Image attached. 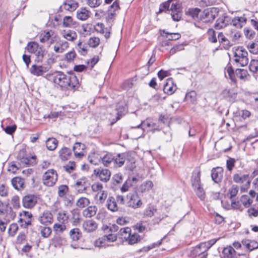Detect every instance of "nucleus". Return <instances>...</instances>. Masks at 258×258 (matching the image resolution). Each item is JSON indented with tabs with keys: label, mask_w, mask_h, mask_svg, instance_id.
<instances>
[{
	"label": "nucleus",
	"mask_w": 258,
	"mask_h": 258,
	"mask_svg": "<svg viewBox=\"0 0 258 258\" xmlns=\"http://www.w3.org/2000/svg\"><path fill=\"white\" fill-rule=\"evenodd\" d=\"M41 236L44 238L48 237L51 233V229L48 226L41 227L40 229Z\"/></svg>",
	"instance_id": "obj_55"
},
{
	"label": "nucleus",
	"mask_w": 258,
	"mask_h": 258,
	"mask_svg": "<svg viewBox=\"0 0 258 258\" xmlns=\"http://www.w3.org/2000/svg\"><path fill=\"white\" fill-rule=\"evenodd\" d=\"M176 90V86L174 84L172 79H167L163 87L164 92L168 95H172Z\"/></svg>",
	"instance_id": "obj_14"
},
{
	"label": "nucleus",
	"mask_w": 258,
	"mask_h": 258,
	"mask_svg": "<svg viewBox=\"0 0 258 258\" xmlns=\"http://www.w3.org/2000/svg\"><path fill=\"white\" fill-rule=\"evenodd\" d=\"M171 11V17L174 21H178L181 17V9L180 5L177 0H168L162 4L159 8V12L164 11Z\"/></svg>",
	"instance_id": "obj_2"
},
{
	"label": "nucleus",
	"mask_w": 258,
	"mask_h": 258,
	"mask_svg": "<svg viewBox=\"0 0 258 258\" xmlns=\"http://www.w3.org/2000/svg\"><path fill=\"white\" fill-rule=\"evenodd\" d=\"M91 189L93 192H97V194L103 190V185L99 182H95L93 183L91 186Z\"/></svg>",
	"instance_id": "obj_63"
},
{
	"label": "nucleus",
	"mask_w": 258,
	"mask_h": 258,
	"mask_svg": "<svg viewBox=\"0 0 258 258\" xmlns=\"http://www.w3.org/2000/svg\"><path fill=\"white\" fill-rule=\"evenodd\" d=\"M235 252L233 247L231 246L225 247L223 250L224 258H234L235 255Z\"/></svg>",
	"instance_id": "obj_30"
},
{
	"label": "nucleus",
	"mask_w": 258,
	"mask_h": 258,
	"mask_svg": "<svg viewBox=\"0 0 258 258\" xmlns=\"http://www.w3.org/2000/svg\"><path fill=\"white\" fill-rule=\"evenodd\" d=\"M49 79L64 90H75L78 88L79 81L77 77L73 74H64L57 71L51 75H47Z\"/></svg>",
	"instance_id": "obj_1"
},
{
	"label": "nucleus",
	"mask_w": 258,
	"mask_h": 258,
	"mask_svg": "<svg viewBox=\"0 0 258 258\" xmlns=\"http://www.w3.org/2000/svg\"><path fill=\"white\" fill-rule=\"evenodd\" d=\"M153 186V182L151 181H147L142 184L140 186V190L142 192H146L151 189Z\"/></svg>",
	"instance_id": "obj_50"
},
{
	"label": "nucleus",
	"mask_w": 258,
	"mask_h": 258,
	"mask_svg": "<svg viewBox=\"0 0 258 258\" xmlns=\"http://www.w3.org/2000/svg\"><path fill=\"white\" fill-rule=\"evenodd\" d=\"M201 172L200 170L194 171L191 177V184L194 188L197 186L201 185Z\"/></svg>",
	"instance_id": "obj_25"
},
{
	"label": "nucleus",
	"mask_w": 258,
	"mask_h": 258,
	"mask_svg": "<svg viewBox=\"0 0 258 258\" xmlns=\"http://www.w3.org/2000/svg\"><path fill=\"white\" fill-rule=\"evenodd\" d=\"M46 53V52L44 49L39 47L38 50L34 53L36 57L35 61L38 62H42Z\"/></svg>",
	"instance_id": "obj_39"
},
{
	"label": "nucleus",
	"mask_w": 258,
	"mask_h": 258,
	"mask_svg": "<svg viewBox=\"0 0 258 258\" xmlns=\"http://www.w3.org/2000/svg\"><path fill=\"white\" fill-rule=\"evenodd\" d=\"M114 156L112 154L108 152L102 153L101 163L104 166L108 167L113 162Z\"/></svg>",
	"instance_id": "obj_20"
},
{
	"label": "nucleus",
	"mask_w": 258,
	"mask_h": 258,
	"mask_svg": "<svg viewBox=\"0 0 258 258\" xmlns=\"http://www.w3.org/2000/svg\"><path fill=\"white\" fill-rule=\"evenodd\" d=\"M240 202L245 208H248L252 203L253 200L249 196L244 195L241 197Z\"/></svg>",
	"instance_id": "obj_38"
},
{
	"label": "nucleus",
	"mask_w": 258,
	"mask_h": 258,
	"mask_svg": "<svg viewBox=\"0 0 258 258\" xmlns=\"http://www.w3.org/2000/svg\"><path fill=\"white\" fill-rule=\"evenodd\" d=\"M63 26L72 28L75 25V22L71 16H65L63 19Z\"/></svg>",
	"instance_id": "obj_45"
},
{
	"label": "nucleus",
	"mask_w": 258,
	"mask_h": 258,
	"mask_svg": "<svg viewBox=\"0 0 258 258\" xmlns=\"http://www.w3.org/2000/svg\"><path fill=\"white\" fill-rule=\"evenodd\" d=\"M208 38L210 42L216 43L217 41L215 31L213 29H209L208 31Z\"/></svg>",
	"instance_id": "obj_59"
},
{
	"label": "nucleus",
	"mask_w": 258,
	"mask_h": 258,
	"mask_svg": "<svg viewBox=\"0 0 258 258\" xmlns=\"http://www.w3.org/2000/svg\"><path fill=\"white\" fill-rule=\"evenodd\" d=\"M59 157L62 160H67L71 155V150L67 147L62 148L59 151Z\"/></svg>",
	"instance_id": "obj_33"
},
{
	"label": "nucleus",
	"mask_w": 258,
	"mask_h": 258,
	"mask_svg": "<svg viewBox=\"0 0 258 258\" xmlns=\"http://www.w3.org/2000/svg\"><path fill=\"white\" fill-rule=\"evenodd\" d=\"M57 179L56 171L53 169H49L44 172L42 176V182L44 185L52 187L55 184Z\"/></svg>",
	"instance_id": "obj_5"
},
{
	"label": "nucleus",
	"mask_w": 258,
	"mask_h": 258,
	"mask_svg": "<svg viewBox=\"0 0 258 258\" xmlns=\"http://www.w3.org/2000/svg\"><path fill=\"white\" fill-rule=\"evenodd\" d=\"M129 199L127 202L128 207L134 209L140 208L142 205L141 198L137 194H130L127 196Z\"/></svg>",
	"instance_id": "obj_7"
},
{
	"label": "nucleus",
	"mask_w": 258,
	"mask_h": 258,
	"mask_svg": "<svg viewBox=\"0 0 258 258\" xmlns=\"http://www.w3.org/2000/svg\"><path fill=\"white\" fill-rule=\"evenodd\" d=\"M97 208L95 206H90L83 210V215L86 218H91L96 214Z\"/></svg>",
	"instance_id": "obj_27"
},
{
	"label": "nucleus",
	"mask_w": 258,
	"mask_h": 258,
	"mask_svg": "<svg viewBox=\"0 0 258 258\" xmlns=\"http://www.w3.org/2000/svg\"><path fill=\"white\" fill-rule=\"evenodd\" d=\"M249 216L257 217L258 216V203L254 204L247 210Z\"/></svg>",
	"instance_id": "obj_56"
},
{
	"label": "nucleus",
	"mask_w": 258,
	"mask_h": 258,
	"mask_svg": "<svg viewBox=\"0 0 258 258\" xmlns=\"http://www.w3.org/2000/svg\"><path fill=\"white\" fill-rule=\"evenodd\" d=\"M219 13L218 8L212 7L205 9L201 15V20L204 23L212 22Z\"/></svg>",
	"instance_id": "obj_6"
},
{
	"label": "nucleus",
	"mask_w": 258,
	"mask_h": 258,
	"mask_svg": "<svg viewBox=\"0 0 258 258\" xmlns=\"http://www.w3.org/2000/svg\"><path fill=\"white\" fill-rule=\"evenodd\" d=\"M217 240V239H213L207 242H202L195 247H192L190 250V256L196 257L205 253L216 242Z\"/></svg>",
	"instance_id": "obj_3"
},
{
	"label": "nucleus",
	"mask_w": 258,
	"mask_h": 258,
	"mask_svg": "<svg viewBox=\"0 0 258 258\" xmlns=\"http://www.w3.org/2000/svg\"><path fill=\"white\" fill-rule=\"evenodd\" d=\"M242 243L250 251L258 247V243L255 241L245 240L242 241Z\"/></svg>",
	"instance_id": "obj_41"
},
{
	"label": "nucleus",
	"mask_w": 258,
	"mask_h": 258,
	"mask_svg": "<svg viewBox=\"0 0 258 258\" xmlns=\"http://www.w3.org/2000/svg\"><path fill=\"white\" fill-rule=\"evenodd\" d=\"M106 238H107L106 237ZM94 245L96 247H105L106 246V241L104 236L99 238L94 242Z\"/></svg>",
	"instance_id": "obj_57"
},
{
	"label": "nucleus",
	"mask_w": 258,
	"mask_h": 258,
	"mask_svg": "<svg viewBox=\"0 0 258 258\" xmlns=\"http://www.w3.org/2000/svg\"><path fill=\"white\" fill-rule=\"evenodd\" d=\"M163 33L166 35L165 36L166 38L170 41L178 40L181 37V35L178 33H170L166 32L165 30H163Z\"/></svg>",
	"instance_id": "obj_46"
},
{
	"label": "nucleus",
	"mask_w": 258,
	"mask_h": 258,
	"mask_svg": "<svg viewBox=\"0 0 258 258\" xmlns=\"http://www.w3.org/2000/svg\"><path fill=\"white\" fill-rule=\"evenodd\" d=\"M77 49L78 52L82 55H85L87 52L86 46L82 44L81 41H79L77 44Z\"/></svg>",
	"instance_id": "obj_62"
},
{
	"label": "nucleus",
	"mask_w": 258,
	"mask_h": 258,
	"mask_svg": "<svg viewBox=\"0 0 258 258\" xmlns=\"http://www.w3.org/2000/svg\"><path fill=\"white\" fill-rule=\"evenodd\" d=\"M57 140L54 138H48L46 141V146L48 150L53 151L57 146Z\"/></svg>",
	"instance_id": "obj_32"
},
{
	"label": "nucleus",
	"mask_w": 258,
	"mask_h": 258,
	"mask_svg": "<svg viewBox=\"0 0 258 258\" xmlns=\"http://www.w3.org/2000/svg\"><path fill=\"white\" fill-rule=\"evenodd\" d=\"M70 236L73 241H77L82 236V233L79 228H76L70 230Z\"/></svg>",
	"instance_id": "obj_35"
},
{
	"label": "nucleus",
	"mask_w": 258,
	"mask_h": 258,
	"mask_svg": "<svg viewBox=\"0 0 258 258\" xmlns=\"http://www.w3.org/2000/svg\"><path fill=\"white\" fill-rule=\"evenodd\" d=\"M83 227L85 231L87 232H91L94 231L97 229V224L92 220H88L84 222Z\"/></svg>",
	"instance_id": "obj_19"
},
{
	"label": "nucleus",
	"mask_w": 258,
	"mask_h": 258,
	"mask_svg": "<svg viewBox=\"0 0 258 258\" xmlns=\"http://www.w3.org/2000/svg\"><path fill=\"white\" fill-rule=\"evenodd\" d=\"M39 46L37 43L35 42H30L27 44L26 49L29 52L34 53L39 48Z\"/></svg>",
	"instance_id": "obj_48"
},
{
	"label": "nucleus",
	"mask_w": 258,
	"mask_h": 258,
	"mask_svg": "<svg viewBox=\"0 0 258 258\" xmlns=\"http://www.w3.org/2000/svg\"><path fill=\"white\" fill-rule=\"evenodd\" d=\"M94 174L100 178L101 181L107 182L110 179V172L107 169H95Z\"/></svg>",
	"instance_id": "obj_13"
},
{
	"label": "nucleus",
	"mask_w": 258,
	"mask_h": 258,
	"mask_svg": "<svg viewBox=\"0 0 258 258\" xmlns=\"http://www.w3.org/2000/svg\"><path fill=\"white\" fill-rule=\"evenodd\" d=\"M100 39L97 37H92L88 41V44L91 47H96L100 44Z\"/></svg>",
	"instance_id": "obj_54"
},
{
	"label": "nucleus",
	"mask_w": 258,
	"mask_h": 258,
	"mask_svg": "<svg viewBox=\"0 0 258 258\" xmlns=\"http://www.w3.org/2000/svg\"><path fill=\"white\" fill-rule=\"evenodd\" d=\"M69 47V44L68 41H61L59 43L56 44L53 47V50L56 53H61Z\"/></svg>",
	"instance_id": "obj_22"
},
{
	"label": "nucleus",
	"mask_w": 258,
	"mask_h": 258,
	"mask_svg": "<svg viewBox=\"0 0 258 258\" xmlns=\"http://www.w3.org/2000/svg\"><path fill=\"white\" fill-rule=\"evenodd\" d=\"M11 182L13 187L16 189L20 190L24 187V180L20 177L13 178Z\"/></svg>",
	"instance_id": "obj_29"
},
{
	"label": "nucleus",
	"mask_w": 258,
	"mask_h": 258,
	"mask_svg": "<svg viewBox=\"0 0 258 258\" xmlns=\"http://www.w3.org/2000/svg\"><path fill=\"white\" fill-rule=\"evenodd\" d=\"M141 126H142V130L141 132L142 134L143 133L144 131L148 127H152L153 131H155L156 130H157L156 128V124L154 122L152 121H149V120H145L141 122V124L138 125L137 127H136V128H140Z\"/></svg>",
	"instance_id": "obj_28"
},
{
	"label": "nucleus",
	"mask_w": 258,
	"mask_h": 258,
	"mask_svg": "<svg viewBox=\"0 0 258 258\" xmlns=\"http://www.w3.org/2000/svg\"><path fill=\"white\" fill-rule=\"evenodd\" d=\"M76 187L78 188L79 191L83 192L86 189L85 178L78 180L76 182Z\"/></svg>",
	"instance_id": "obj_51"
},
{
	"label": "nucleus",
	"mask_w": 258,
	"mask_h": 258,
	"mask_svg": "<svg viewBox=\"0 0 258 258\" xmlns=\"http://www.w3.org/2000/svg\"><path fill=\"white\" fill-rule=\"evenodd\" d=\"M48 70L49 68L47 67L37 64H33L29 70L31 74L37 77L43 76Z\"/></svg>",
	"instance_id": "obj_8"
},
{
	"label": "nucleus",
	"mask_w": 258,
	"mask_h": 258,
	"mask_svg": "<svg viewBox=\"0 0 258 258\" xmlns=\"http://www.w3.org/2000/svg\"><path fill=\"white\" fill-rule=\"evenodd\" d=\"M140 240V236L135 233L130 234V235L128 236V238H126L125 240L127 242L128 244L132 245L137 243Z\"/></svg>",
	"instance_id": "obj_44"
},
{
	"label": "nucleus",
	"mask_w": 258,
	"mask_h": 258,
	"mask_svg": "<svg viewBox=\"0 0 258 258\" xmlns=\"http://www.w3.org/2000/svg\"><path fill=\"white\" fill-rule=\"evenodd\" d=\"M248 53L242 47L236 48L234 53V60L241 67L246 66L248 63Z\"/></svg>",
	"instance_id": "obj_4"
},
{
	"label": "nucleus",
	"mask_w": 258,
	"mask_h": 258,
	"mask_svg": "<svg viewBox=\"0 0 258 258\" xmlns=\"http://www.w3.org/2000/svg\"><path fill=\"white\" fill-rule=\"evenodd\" d=\"M233 180L237 183H245L250 181L248 174H235L233 175Z\"/></svg>",
	"instance_id": "obj_24"
},
{
	"label": "nucleus",
	"mask_w": 258,
	"mask_h": 258,
	"mask_svg": "<svg viewBox=\"0 0 258 258\" xmlns=\"http://www.w3.org/2000/svg\"><path fill=\"white\" fill-rule=\"evenodd\" d=\"M90 12L85 8H82L77 11V17L78 19L85 21L90 16Z\"/></svg>",
	"instance_id": "obj_26"
},
{
	"label": "nucleus",
	"mask_w": 258,
	"mask_h": 258,
	"mask_svg": "<svg viewBox=\"0 0 258 258\" xmlns=\"http://www.w3.org/2000/svg\"><path fill=\"white\" fill-rule=\"evenodd\" d=\"M238 191V187L237 185H233L229 189L228 196L229 197L230 199H232L237 195Z\"/></svg>",
	"instance_id": "obj_58"
},
{
	"label": "nucleus",
	"mask_w": 258,
	"mask_h": 258,
	"mask_svg": "<svg viewBox=\"0 0 258 258\" xmlns=\"http://www.w3.org/2000/svg\"><path fill=\"white\" fill-rule=\"evenodd\" d=\"M53 215L52 213L48 211H45L41 213L38 217L39 222L44 225L47 226L51 224L53 222Z\"/></svg>",
	"instance_id": "obj_9"
},
{
	"label": "nucleus",
	"mask_w": 258,
	"mask_h": 258,
	"mask_svg": "<svg viewBox=\"0 0 258 258\" xmlns=\"http://www.w3.org/2000/svg\"><path fill=\"white\" fill-rule=\"evenodd\" d=\"M90 204V200L86 197H81L76 202V205L79 208H85L88 206Z\"/></svg>",
	"instance_id": "obj_36"
},
{
	"label": "nucleus",
	"mask_w": 258,
	"mask_h": 258,
	"mask_svg": "<svg viewBox=\"0 0 258 258\" xmlns=\"http://www.w3.org/2000/svg\"><path fill=\"white\" fill-rule=\"evenodd\" d=\"M125 158L123 154H118L116 156H114L113 163L116 167H121L124 163Z\"/></svg>",
	"instance_id": "obj_31"
},
{
	"label": "nucleus",
	"mask_w": 258,
	"mask_h": 258,
	"mask_svg": "<svg viewBox=\"0 0 258 258\" xmlns=\"http://www.w3.org/2000/svg\"><path fill=\"white\" fill-rule=\"evenodd\" d=\"M81 146H82V144L77 142L75 143L73 147L75 156L78 158H81L84 155V151H83V150L80 151H78V147H81Z\"/></svg>",
	"instance_id": "obj_43"
},
{
	"label": "nucleus",
	"mask_w": 258,
	"mask_h": 258,
	"mask_svg": "<svg viewBox=\"0 0 258 258\" xmlns=\"http://www.w3.org/2000/svg\"><path fill=\"white\" fill-rule=\"evenodd\" d=\"M235 75L236 77L241 80L245 79L248 76L247 71L244 69H236L235 71Z\"/></svg>",
	"instance_id": "obj_53"
},
{
	"label": "nucleus",
	"mask_w": 258,
	"mask_h": 258,
	"mask_svg": "<svg viewBox=\"0 0 258 258\" xmlns=\"http://www.w3.org/2000/svg\"><path fill=\"white\" fill-rule=\"evenodd\" d=\"M69 219V216L65 211H61L59 212L57 216V219L58 222L66 224Z\"/></svg>",
	"instance_id": "obj_42"
},
{
	"label": "nucleus",
	"mask_w": 258,
	"mask_h": 258,
	"mask_svg": "<svg viewBox=\"0 0 258 258\" xmlns=\"http://www.w3.org/2000/svg\"><path fill=\"white\" fill-rule=\"evenodd\" d=\"M88 160L90 163L95 165H98L101 163L102 153L92 152L88 156Z\"/></svg>",
	"instance_id": "obj_16"
},
{
	"label": "nucleus",
	"mask_w": 258,
	"mask_h": 258,
	"mask_svg": "<svg viewBox=\"0 0 258 258\" xmlns=\"http://www.w3.org/2000/svg\"><path fill=\"white\" fill-rule=\"evenodd\" d=\"M247 19L243 15L241 17H235L232 20V23L237 28H241L246 23Z\"/></svg>",
	"instance_id": "obj_21"
},
{
	"label": "nucleus",
	"mask_w": 258,
	"mask_h": 258,
	"mask_svg": "<svg viewBox=\"0 0 258 258\" xmlns=\"http://www.w3.org/2000/svg\"><path fill=\"white\" fill-rule=\"evenodd\" d=\"M157 211V209L154 207L150 206L146 208L144 211V215L146 217H151Z\"/></svg>",
	"instance_id": "obj_61"
},
{
	"label": "nucleus",
	"mask_w": 258,
	"mask_h": 258,
	"mask_svg": "<svg viewBox=\"0 0 258 258\" xmlns=\"http://www.w3.org/2000/svg\"><path fill=\"white\" fill-rule=\"evenodd\" d=\"M62 37L65 39L66 41L74 42L78 37V35L76 31L72 30H63L60 32Z\"/></svg>",
	"instance_id": "obj_11"
},
{
	"label": "nucleus",
	"mask_w": 258,
	"mask_h": 258,
	"mask_svg": "<svg viewBox=\"0 0 258 258\" xmlns=\"http://www.w3.org/2000/svg\"><path fill=\"white\" fill-rule=\"evenodd\" d=\"M37 202V198L34 195H27L25 196L22 201L23 205L26 208H33Z\"/></svg>",
	"instance_id": "obj_10"
},
{
	"label": "nucleus",
	"mask_w": 258,
	"mask_h": 258,
	"mask_svg": "<svg viewBox=\"0 0 258 258\" xmlns=\"http://www.w3.org/2000/svg\"><path fill=\"white\" fill-rule=\"evenodd\" d=\"M248 48L251 53L254 54H258V43H251L248 45Z\"/></svg>",
	"instance_id": "obj_64"
},
{
	"label": "nucleus",
	"mask_w": 258,
	"mask_h": 258,
	"mask_svg": "<svg viewBox=\"0 0 258 258\" xmlns=\"http://www.w3.org/2000/svg\"><path fill=\"white\" fill-rule=\"evenodd\" d=\"M131 231V229L130 227L122 228L119 230V235L121 239L125 241L126 238H128V236L130 235Z\"/></svg>",
	"instance_id": "obj_40"
},
{
	"label": "nucleus",
	"mask_w": 258,
	"mask_h": 258,
	"mask_svg": "<svg viewBox=\"0 0 258 258\" xmlns=\"http://www.w3.org/2000/svg\"><path fill=\"white\" fill-rule=\"evenodd\" d=\"M19 158H20V164L23 166L35 165L36 163L35 156H32L31 157H21V155L20 154L19 155Z\"/></svg>",
	"instance_id": "obj_18"
},
{
	"label": "nucleus",
	"mask_w": 258,
	"mask_h": 258,
	"mask_svg": "<svg viewBox=\"0 0 258 258\" xmlns=\"http://www.w3.org/2000/svg\"><path fill=\"white\" fill-rule=\"evenodd\" d=\"M223 169L222 167H217L212 170L211 177L213 180L216 183H219L222 179Z\"/></svg>",
	"instance_id": "obj_15"
},
{
	"label": "nucleus",
	"mask_w": 258,
	"mask_h": 258,
	"mask_svg": "<svg viewBox=\"0 0 258 258\" xmlns=\"http://www.w3.org/2000/svg\"><path fill=\"white\" fill-rule=\"evenodd\" d=\"M51 36L50 32H45L44 31L43 33L41 34L39 36L40 41L42 43H44L49 40Z\"/></svg>",
	"instance_id": "obj_60"
},
{
	"label": "nucleus",
	"mask_w": 258,
	"mask_h": 258,
	"mask_svg": "<svg viewBox=\"0 0 258 258\" xmlns=\"http://www.w3.org/2000/svg\"><path fill=\"white\" fill-rule=\"evenodd\" d=\"M185 99L187 101H189L192 103H195L197 100V93L194 91H191L186 93Z\"/></svg>",
	"instance_id": "obj_49"
},
{
	"label": "nucleus",
	"mask_w": 258,
	"mask_h": 258,
	"mask_svg": "<svg viewBox=\"0 0 258 258\" xmlns=\"http://www.w3.org/2000/svg\"><path fill=\"white\" fill-rule=\"evenodd\" d=\"M69 191V187L66 185H60L58 187V195L60 198H62L63 200H66L67 205L71 206L72 204V199H67V194Z\"/></svg>",
	"instance_id": "obj_12"
},
{
	"label": "nucleus",
	"mask_w": 258,
	"mask_h": 258,
	"mask_svg": "<svg viewBox=\"0 0 258 258\" xmlns=\"http://www.w3.org/2000/svg\"><path fill=\"white\" fill-rule=\"evenodd\" d=\"M249 69L251 72L258 74V60L252 59L249 65Z\"/></svg>",
	"instance_id": "obj_52"
},
{
	"label": "nucleus",
	"mask_w": 258,
	"mask_h": 258,
	"mask_svg": "<svg viewBox=\"0 0 258 258\" xmlns=\"http://www.w3.org/2000/svg\"><path fill=\"white\" fill-rule=\"evenodd\" d=\"M63 8L69 11H74L78 7V4L73 0H68L63 3Z\"/></svg>",
	"instance_id": "obj_34"
},
{
	"label": "nucleus",
	"mask_w": 258,
	"mask_h": 258,
	"mask_svg": "<svg viewBox=\"0 0 258 258\" xmlns=\"http://www.w3.org/2000/svg\"><path fill=\"white\" fill-rule=\"evenodd\" d=\"M54 231L56 233H62L66 229V226L64 223H55L53 226Z\"/></svg>",
	"instance_id": "obj_47"
},
{
	"label": "nucleus",
	"mask_w": 258,
	"mask_h": 258,
	"mask_svg": "<svg viewBox=\"0 0 258 258\" xmlns=\"http://www.w3.org/2000/svg\"><path fill=\"white\" fill-rule=\"evenodd\" d=\"M229 19L226 16H220L216 21L215 27L217 29H221L225 27L229 23Z\"/></svg>",
	"instance_id": "obj_17"
},
{
	"label": "nucleus",
	"mask_w": 258,
	"mask_h": 258,
	"mask_svg": "<svg viewBox=\"0 0 258 258\" xmlns=\"http://www.w3.org/2000/svg\"><path fill=\"white\" fill-rule=\"evenodd\" d=\"M108 209L112 212L117 211L119 208L116 199L113 197H109L107 200Z\"/></svg>",
	"instance_id": "obj_23"
},
{
	"label": "nucleus",
	"mask_w": 258,
	"mask_h": 258,
	"mask_svg": "<svg viewBox=\"0 0 258 258\" xmlns=\"http://www.w3.org/2000/svg\"><path fill=\"white\" fill-rule=\"evenodd\" d=\"M107 197V192L105 190H102V191L97 193L95 196V199L97 201V203L102 204L105 201Z\"/></svg>",
	"instance_id": "obj_37"
}]
</instances>
